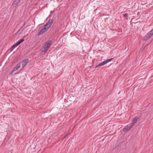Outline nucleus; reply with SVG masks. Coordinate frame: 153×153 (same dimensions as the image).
Masks as SVG:
<instances>
[{
    "instance_id": "obj_4",
    "label": "nucleus",
    "mask_w": 153,
    "mask_h": 153,
    "mask_svg": "<svg viewBox=\"0 0 153 153\" xmlns=\"http://www.w3.org/2000/svg\"><path fill=\"white\" fill-rule=\"evenodd\" d=\"M133 126V125L129 124L123 128V131L124 132H127L130 130Z\"/></svg>"
},
{
    "instance_id": "obj_11",
    "label": "nucleus",
    "mask_w": 153,
    "mask_h": 153,
    "mask_svg": "<svg viewBox=\"0 0 153 153\" xmlns=\"http://www.w3.org/2000/svg\"><path fill=\"white\" fill-rule=\"evenodd\" d=\"M50 26H49V25L47 24H46L43 27L46 30H47L49 28Z\"/></svg>"
},
{
    "instance_id": "obj_12",
    "label": "nucleus",
    "mask_w": 153,
    "mask_h": 153,
    "mask_svg": "<svg viewBox=\"0 0 153 153\" xmlns=\"http://www.w3.org/2000/svg\"><path fill=\"white\" fill-rule=\"evenodd\" d=\"M28 61V59H25V60H24V61H23L22 62H23V63H26Z\"/></svg>"
},
{
    "instance_id": "obj_3",
    "label": "nucleus",
    "mask_w": 153,
    "mask_h": 153,
    "mask_svg": "<svg viewBox=\"0 0 153 153\" xmlns=\"http://www.w3.org/2000/svg\"><path fill=\"white\" fill-rule=\"evenodd\" d=\"M113 59V58H111V59H107L105 61H104L103 62H101V63H100L99 64H98L96 66L95 68H97V67H98L103 66V65H105V64H107L108 62L111 61L112 59Z\"/></svg>"
},
{
    "instance_id": "obj_1",
    "label": "nucleus",
    "mask_w": 153,
    "mask_h": 153,
    "mask_svg": "<svg viewBox=\"0 0 153 153\" xmlns=\"http://www.w3.org/2000/svg\"><path fill=\"white\" fill-rule=\"evenodd\" d=\"M52 45L51 41H47L42 47V54H45L49 48Z\"/></svg>"
},
{
    "instance_id": "obj_18",
    "label": "nucleus",
    "mask_w": 153,
    "mask_h": 153,
    "mask_svg": "<svg viewBox=\"0 0 153 153\" xmlns=\"http://www.w3.org/2000/svg\"><path fill=\"white\" fill-rule=\"evenodd\" d=\"M64 138V137L62 138V139H64V138Z\"/></svg>"
},
{
    "instance_id": "obj_5",
    "label": "nucleus",
    "mask_w": 153,
    "mask_h": 153,
    "mask_svg": "<svg viewBox=\"0 0 153 153\" xmlns=\"http://www.w3.org/2000/svg\"><path fill=\"white\" fill-rule=\"evenodd\" d=\"M139 119V117L138 116H136L134 117L132 120V123L131 124L134 126Z\"/></svg>"
},
{
    "instance_id": "obj_16",
    "label": "nucleus",
    "mask_w": 153,
    "mask_h": 153,
    "mask_svg": "<svg viewBox=\"0 0 153 153\" xmlns=\"http://www.w3.org/2000/svg\"><path fill=\"white\" fill-rule=\"evenodd\" d=\"M70 135V134H67L66 135H65L64 136V138H66L67 137H68Z\"/></svg>"
},
{
    "instance_id": "obj_6",
    "label": "nucleus",
    "mask_w": 153,
    "mask_h": 153,
    "mask_svg": "<svg viewBox=\"0 0 153 153\" xmlns=\"http://www.w3.org/2000/svg\"><path fill=\"white\" fill-rule=\"evenodd\" d=\"M46 31H47L46 30L42 27L40 30L39 32L38 33L37 35L38 36L44 33Z\"/></svg>"
},
{
    "instance_id": "obj_17",
    "label": "nucleus",
    "mask_w": 153,
    "mask_h": 153,
    "mask_svg": "<svg viewBox=\"0 0 153 153\" xmlns=\"http://www.w3.org/2000/svg\"><path fill=\"white\" fill-rule=\"evenodd\" d=\"M127 15V14L126 13H125L123 14V16L125 17H126Z\"/></svg>"
},
{
    "instance_id": "obj_2",
    "label": "nucleus",
    "mask_w": 153,
    "mask_h": 153,
    "mask_svg": "<svg viewBox=\"0 0 153 153\" xmlns=\"http://www.w3.org/2000/svg\"><path fill=\"white\" fill-rule=\"evenodd\" d=\"M153 35V29L150 31L144 37V40H147L149 38H151Z\"/></svg>"
},
{
    "instance_id": "obj_15",
    "label": "nucleus",
    "mask_w": 153,
    "mask_h": 153,
    "mask_svg": "<svg viewBox=\"0 0 153 153\" xmlns=\"http://www.w3.org/2000/svg\"><path fill=\"white\" fill-rule=\"evenodd\" d=\"M18 69L17 68H16V67H15V68H14L13 69V71H12V72H13V71H16V70H17Z\"/></svg>"
},
{
    "instance_id": "obj_10",
    "label": "nucleus",
    "mask_w": 153,
    "mask_h": 153,
    "mask_svg": "<svg viewBox=\"0 0 153 153\" xmlns=\"http://www.w3.org/2000/svg\"><path fill=\"white\" fill-rule=\"evenodd\" d=\"M18 46V45L16 43L13 45L10 48L11 51H12L15 48Z\"/></svg>"
},
{
    "instance_id": "obj_14",
    "label": "nucleus",
    "mask_w": 153,
    "mask_h": 153,
    "mask_svg": "<svg viewBox=\"0 0 153 153\" xmlns=\"http://www.w3.org/2000/svg\"><path fill=\"white\" fill-rule=\"evenodd\" d=\"M22 68H23L26 65V63H23V62H22Z\"/></svg>"
},
{
    "instance_id": "obj_8",
    "label": "nucleus",
    "mask_w": 153,
    "mask_h": 153,
    "mask_svg": "<svg viewBox=\"0 0 153 153\" xmlns=\"http://www.w3.org/2000/svg\"><path fill=\"white\" fill-rule=\"evenodd\" d=\"M21 0H19L18 1H13V6L14 7H16L19 2H20Z\"/></svg>"
},
{
    "instance_id": "obj_9",
    "label": "nucleus",
    "mask_w": 153,
    "mask_h": 153,
    "mask_svg": "<svg viewBox=\"0 0 153 153\" xmlns=\"http://www.w3.org/2000/svg\"><path fill=\"white\" fill-rule=\"evenodd\" d=\"M25 40L24 39L22 38L21 39L19 40L16 43L18 45H19L21 43L23 42Z\"/></svg>"
},
{
    "instance_id": "obj_13",
    "label": "nucleus",
    "mask_w": 153,
    "mask_h": 153,
    "mask_svg": "<svg viewBox=\"0 0 153 153\" xmlns=\"http://www.w3.org/2000/svg\"><path fill=\"white\" fill-rule=\"evenodd\" d=\"M20 65H21L20 64H17V67L16 68H17L18 69L19 68H20Z\"/></svg>"
},
{
    "instance_id": "obj_7",
    "label": "nucleus",
    "mask_w": 153,
    "mask_h": 153,
    "mask_svg": "<svg viewBox=\"0 0 153 153\" xmlns=\"http://www.w3.org/2000/svg\"><path fill=\"white\" fill-rule=\"evenodd\" d=\"M53 21L54 20L53 19H49L48 22H47L46 24H48V25H49V26L50 27L52 25Z\"/></svg>"
}]
</instances>
